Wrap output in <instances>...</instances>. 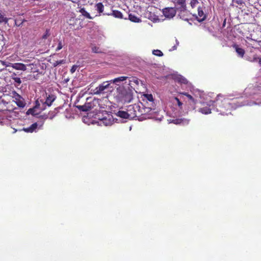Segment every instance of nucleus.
I'll list each match as a JSON object with an SVG mask.
<instances>
[{
    "mask_svg": "<svg viewBox=\"0 0 261 261\" xmlns=\"http://www.w3.org/2000/svg\"><path fill=\"white\" fill-rule=\"evenodd\" d=\"M114 98L117 103H129L133 99V92L129 88L120 86L116 89Z\"/></svg>",
    "mask_w": 261,
    "mask_h": 261,
    "instance_id": "f257e3e1",
    "label": "nucleus"
},
{
    "mask_svg": "<svg viewBox=\"0 0 261 261\" xmlns=\"http://www.w3.org/2000/svg\"><path fill=\"white\" fill-rule=\"evenodd\" d=\"M145 96L149 101V103H148L147 106H144L143 103L140 105H135V109H137L138 113H136L135 116L137 115H146L149 114L151 110H154L155 108L154 103L153 102V98L151 94H145Z\"/></svg>",
    "mask_w": 261,
    "mask_h": 261,
    "instance_id": "f03ea898",
    "label": "nucleus"
},
{
    "mask_svg": "<svg viewBox=\"0 0 261 261\" xmlns=\"http://www.w3.org/2000/svg\"><path fill=\"white\" fill-rule=\"evenodd\" d=\"M135 106H134L133 107H132V106H130L128 107V109H129V110H128V111H130L131 110V109H133L134 110V114H132V113H129L128 112H125L124 111H119L117 113L116 115L117 116H118L120 118H124V119H127V118H133L135 117L140 116L141 115L135 116L136 113H138V111H137V109H135Z\"/></svg>",
    "mask_w": 261,
    "mask_h": 261,
    "instance_id": "7ed1b4c3",
    "label": "nucleus"
},
{
    "mask_svg": "<svg viewBox=\"0 0 261 261\" xmlns=\"http://www.w3.org/2000/svg\"><path fill=\"white\" fill-rule=\"evenodd\" d=\"M110 83L109 81H105L100 84L97 87L92 90V93L94 95H100L105 93V90L109 88Z\"/></svg>",
    "mask_w": 261,
    "mask_h": 261,
    "instance_id": "20e7f679",
    "label": "nucleus"
},
{
    "mask_svg": "<svg viewBox=\"0 0 261 261\" xmlns=\"http://www.w3.org/2000/svg\"><path fill=\"white\" fill-rule=\"evenodd\" d=\"M12 93V96L14 98V101L17 106L20 108H23L25 106V103L22 97L15 91H13Z\"/></svg>",
    "mask_w": 261,
    "mask_h": 261,
    "instance_id": "39448f33",
    "label": "nucleus"
},
{
    "mask_svg": "<svg viewBox=\"0 0 261 261\" xmlns=\"http://www.w3.org/2000/svg\"><path fill=\"white\" fill-rule=\"evenodd\" d=\"M163 13L166 17L170 18L175 15L176 11L174 8H166L163 10Z\"/></svg>",
    "mask_w": 261,
    "mask_h": 261,
    "instance_id": "423d86ee",
    "label": "nucleus"
},
{
    "mask_svg": "<svg viewBox=\"0 0 261 261\" xmlns=\"http://www.w3.org/2000/svg\"><path fill=\"white\" fill-rule=\"evenodd\" d=\"M7 66L12 67L16 70L25 71L27 70V66L21 63H9Z\"/></svg>",
    "mask_w": 261,
    "mask_h": 261,
    "instance_id": "0eeeda50",
    "label": "nucleus"
},
{
    "mask_svg": "<svg viewBox=\"0 0 261 261\" xmlns=\"http://www.w3.org/2000/svg\"><path fill=\"white\" fill-rule=\"evenodd\" d=\"M48 118V114H43L39 116L38 118L39 120L37 122H35L34 123H36L37 127H38L39 129L41 128L44 124V121L45 120H46Z\"/></svg>",
    "mask_w": 261,
    "mask_h": 261,
    "instance_id": "6e6552de",
    "label": "nucleus"
},
{
    "mask_svg": "<svg viewBox=\"0 0 261 261\" xmlns=\"http://www.w3.org/2000/svg\"><path fill=\"white\" fill-rule=\"evenodd\" d=\"M181 99L184 98V96L181 94V96L180 98H178L177 97H175L173 98L172 100L173 103L175 106H177L179 109V111H183V103L181 101Z\"/></svg>",
    "mask_w": 261,
    "mask_h": 261,
    "instance_id": "1a4fd4ad",
    "label": "nucleus"
},
{
    "mask_svg": "<svg viewBox=\"0 0 261 261\" xmlns=\"http://www.w3.org/2000/svg\"><path fill=\"white\" fill-rule=\"evenodd\" d=\"M46 98L44 103L46 104L48 106H50L53 102L55 101L56 98V96L54 94H48L47 95L46 93Z\"/></svg>",
    "mask_w": 261,
    "mask_h": 261,
    "instance_id": "9d476101",
    "label": "nucleus"
},
{
    "mask_svg": "<svg viewBox=\"0 0 261 261\" xmlns=\"http://www.w3.org/2000/svg\"><path fill=\"white\" fill-rule=\"evenodd\" d=\"M232 47L235 49L238 56L241 58H243L244 57L245 51L243 48L240 47L237 44H233Z\"/></svg>",
    "mask_w": 261,
    "mask_h": 261,
    "instance_id": "9b49d317",
    "label": "nucleus"
},
{
    "mask_svg": "<svg viewBox=\"0 0 261 261\" xmlns=\"http://www.w3.org/2000/svg\"><path fill=\"white\" fill-rule=\"evenodd\" d=\"M206 15L204 13L202 9L200 8H198V15L196 16V19L199 22H201L205 20Z\"/></svg>",
    "mask_w": 261,
    "mask_h": 261,
    "instance_id": "f8f14e48",
    "label": "nucleus"
},
{
    "mask_svg": "<svg viewBox=\"0 0 261 261\" xmlns=\"http://www.w3.org/2000/svg\"><path fill=\"white\" fill-rule=\"evenodd\" d=\"M28 66L30 67L31 72H33V73L39 72V67L40 66V65L39 63H37L36 64H35V63L30 64Z\"/></svg>",
    "mask_w": 261,
    "mask_h": 261,
    "instance_id": "ddd939ff",
    "label": "nucleus"
},
{
    "mask_svg": "<svg viewBox=\"0 0 261 261\" xmlns=\"http://www.w3.org/2000/svg\"><path fill=\"white\" fill-rule=\"evenodd\" d=\"M127 79H128L127 76H120V77H118L117 78H115L113 80H111L109 81V82H110V84L114 83V84H117L118 83H120L121 82L125 81Z\"/></svg>",
    "mask_w": 261,
    "mask_h": 261,
    "instance_id": "4468645a",
    "label": "nucleus"
},
{
    "mask_svg": "<svg viewBox=\"0 0 261 261\" xmlns=\"http://www.w3.org/2000/svg\"><path fill=\"white\" fill-rule=\"evenodd\" d=\"M37 128L36 123H33L30 126L26 128H23V130L26 133H33L36 132Z\"/></svg>",
    "mask_w": 261,
    "mask_h": 261,
    "instance_id": "2eb2a0df",
    "label": "nucleus"
},
{
    "mask_svg": "<svg viewBox=\"0 0 261 261\" xmlns=\"http://www.w3.org/2000/svg\"><path fill=\"white\" fill-rule=\"evenodd\" d=\"M181 94L183 96H186L189 100V103L190 105H195L196 103V100L192 96L187 93H182Z\"/></svg>",
    "mask_w": 261,
    "mask_h": 261,
    "instance_id": "dca6fc26",
    "label": "nucleus"
},
{
    "mask_svg": "<svg viewBox=\"0 0 261 261\" xmlns=\"http://www.w3.org/2000/svg\"><path fill=\"white\" fill-rule=\"evenodd\" d=\"M211 110L212 109L209 107L205 106L200 108L198 111L203 114L207 115L211 113Z\"/></svg>",
    "mask_w": 261,
    "mask_h": 261,
    "instance_id": "f3484780",
    "label": "nucleus"
},
{
    "mask_svg": "<svg viewBox=\"0 0 261 261\" xmlns=\"http://www.w3.org/2000/svg\"><path fill=\"white\" fill-rule=\"evenodd\" d=\"M128 18L132 22H139L141 21V19L139 17L132 13L128 15Z\"/></svg>",
    "mask_w": 261,
    "mask_h": 261,
    "instance_id": "a211bd4d",
    "label": "nucleus"
},
{
    "mask_svg": "<svg viewBox=\"0 0 261 261\" xmlns=\"http://www.w3.org/2000/svg\"><path fill=\"white\" fill-rule=\"evenodd\" d=\"M112 15L117 18H123L122 13L118 10H112Z\"/></svg>",
    "mask_w": 261,
    "mask_h": 261,
    "instance_id": "6ab92c4d",
    "label": "nucleus"
},
{
    "mask_svg": "<svg viewBox=\"0 0 261 261\" xmlns=\"http://www.w3.org/2000/svg\"><path fill=\"white\" fill-rule=\"evenodd\" d=\"M95 8H96V10L99 13L103 12L104 6L101 3H97L95 6Z\"/></svg>",
    "mask_w": 261,
    "mask_h": 261,
    "instance_id": "aec40b11",
    "label": "nucleus"
},
{
    "mask_svg": "<svg viewBox=\"0 0 261 261\" xmlns=\"http://www.w3.org/2000/svg\"><path fill=\"white\" fill-rule=\"evenodd\" d=\"M77 108L82 111H88L91 109L90 107H87L86 105L77 106Z\"/></svg>",
    "mask_w": 261,
    "mask_h": 261,
    "instance_id": "412c9836",
    "label": "nucleus"
},
{
    "mask_svg": "<svg viewBox=\"0 0 261 261\" xmlns=\"http://www.w3.org/2000/svg\"><path fill=\"white\" fill-rule=\"evenodd\" d=\"M80 12L82 14V15H83L87 18H91L90 14L86 11L85 8H81L80 10Z\"/></svg>",
    "mask_w": 261,
    "mask_h": 261,
    "instance_id": "4be33fe9",
    "label": "nucleus"
},
{
    "mask_svg": "<svg viewBox=\"0 0 261 261\" xmlns=\"http://www.w3.org/2000/svg\"><path fill=\"white\" fill-rule=\"evenodd\" d=\"M92 51L94 53H102L103 51L101 50V49L97 46H92Z\"/></svg>",
    "mask_w": 261,
    "mask_h": 261,
    "instance_id": "5701e85b",
    "label": "nucleus"
},
{
    "mask_svg": "<svg viewBox=\"0 0 261 261\" xmlns=\"http://www.w3.org/2000/svg\"><path fill=\"white\" fill-rule=\"evenodd\" d=\"M38 102V101H36V104H37V103ZM37 106V105H36V106L33 108H31V109H29L28 111H27V114H31L32 115H36L37 114L36 113H35V108Z\"/></svg>",
    "mask_w": 261,
    "mask_h": 261,
    "instance_id": "b1692460",
    "label": "nucleus"
},
{
    "mask_svg": "<svg viewBox=\"0 0 261 261\" xmlns=\"http://www.w3.org/2000/svg\"><path fill=\"white\" fill-rule=\"evenodd\" d=\"M152 54L158 57H162L163 56V53L159 49H154L152 50Z\"/></svg>",
    "mask_w": 261,
    "mask_h": 261,
    "instance_id": "393cba45",
    "label": "nucleus"
},
{
    "mask_svg": "<svg viewBox=\"0 0 261 261\" xmlns=\"http://www.w3.org/2000/svg\"><path fill=\"white\" fill-rule=\"evenodd\" d=\"M50 36V30L49 29H46L45 33L42 36V38L43 39H47Z\"/></svg>",
    "mask_w": 261,
    "mask_h": 261,
    "instance_id": "a878e982",
    "label": "nucleus"
},
{
    "mask_svg": "<svg viewBox=\"0 0 261 261\" xmlns=\"http://www.w3.org/2000/svg\"><path fill=\"white\" fill-rule=\"evenodd\" d=\"M5 83L0 81V92H4L5 91Z\"/></svg>",
    "mask_w": 261,
    "mask_h": 261,
    "instance_id": "bb28decb",
    "label": "nucleus"
},
{
    "mask_svg": "<svg viewBox=\"0 0 261 261\" xmlns=\"http://www.w3.org/2000/svg\"><path fill=\"white\" fill-rule=\"evenodd\" d=\"M8 19L5 17L4 15H3L0 12V22H7Z\"/></svg>",
    "mask_w": 261,
    "mask_h": 261,
    "instance_id": "cd10ccee",
    "label": "nucleus"
},
{
    "mask_svg": "<svg viewBox=\"0 0 261 261\" xmlns=\"http://www.w3.org/2000/svg\"><path fill=\"white\" fill-rule=\"evenodd\" d=\"M65 63V61L64 60H61L59 61H57L53 63V66L54 67H56L59 65Z\"/></svg>",
    "mask_w": 261,
    "mask_h": 261,
    "instance_id": "c85d7f7f",
    "label": "nucleus"
},
{
    "mask_svg": "<svg viewBox=\"0 0 261 261\" xmlns=\"http://www.w3.org/2000/svg\"><path fill=\"white\" fill-rule=\"evenodd\" d=\"M12 80L14 81L15 83L17 84L18 85H19L21 83V81L20 77H13Z\"/></svg>",
    "mask_w": 261,
    "mask_h": 261,
    "instance_id": "c756f323",
    "label": "nucleus"
},
{
    "mask_svg": "<svg viewBox=\"0 0 261 261\" xmlns=\"http://www.w3.org/2000/svg\"><path fill=\"white\" fill-rule=\"evenodd\" d=\"M63 46V43L61 41H60L58 43V46L56 49V51H59L62 48Z\"/></svg>",
    "mask_w": 261,
    "mask_h": 261,
    "instance_id": "7c9ffc66",
    "label": "nucleus"
},
{
    "mask_svg": "<svg viewBox=\"0 0 261 261\" xmlns=\"http://www.w3.org/2000/svg\"><path fill=\"white\" fill-rule=\"evenodd\" d=\"M41 74L42 73L39 71V72H37L36 74L33 75V78L35 80H38L39 79Z\"/></svg>",
    "mask_w": 261,
    "mask_h": 261,
    "instance_id": "2f4dec72",
    "label": "nucleus"
},
{
    "mask_svg": "<svg viewBox=\"0 0 261 261\" xmlns=\"http://www.w3.org/2000/svg\"><path fill=\"white\" fill-rule=\"evenodd\" d=\"M198 2L197 0H192L191 1V5L192 8H194L196 4H198Z\"/></svg>",
    "mask_w": 261,
    "mask_h": 261,
    "instance_id": "473e14b6",
    "label": "nucleus"
},
{
    "mask_svg": "<svg viewBox=\"0 0 261 261\" xmlns=\"http://www.w3.org/2000/svg\"><path fill=\"white\" fill-rule=\"evenodd\" d=\"M132 82H134L135 83H136V84H138V82L137 81V80L135 79L134 77L132 78V80H129V85L132 87Z\"/></svg>",
    "mask_w": 261,
    "mask_h": 261,
    "instance_id": "72a5a7b5",
    "label": "nucleus"
},
{
    "mask_svg": "<svg viewBox=\"0 0 261 261\" xmlns=\"http://www.w3.org/2000/svg\"><path fill=\"white\" fill-rule=\"evenodd\" d=\"M77 68V66L73 65L70 69L71 73H74L75 71Z\"/></svg>",
    "mask_w": 261,
    "mask_h": 261,
    "instance_id": "f704fd0d",
    "label": "nucleus"
},
{
    "mask_svg": "<svg viewBox=\"0 0 261 261\" xmlns=\"http://www.w3.org/2000/svg\"><path fill=\"white\" fill-rule=\"evenodd\" d=\"M235 3L238 5H242L244 4L243 0H235Z\"/></svg>",
    "mask_w": 261,
    "mask_h": 261,
    "instance_id": "c9c22d12",
    "label": "nucleus"
},
{
    "mask_svg": "<svg viewBox=\"0 0 261 261\" xmlns=\"http://www.w3.org/2000/svg\"><path fill=\"white\" fill-rule=\"evenodd\" d=\"M186 0H178L177 3L183 6L185 4Z\"/></svg>",
    "mask_w": 261,
    "mask_h": 261,
    "instance_id": "e433bc0d",
    "label": "nucleus"
},
{
    "mask_svg": "<svg viewBox=\"0 0 261 261\" xmlns=\"http://www.w3.org/2000/svg\"><path fill=\"white\" fill-rule=\"evenodd\" d=\"M182 120L181 119H175L174 120V123L175 124H179L181 122Z\"/></svg>",
    "mask_w": 261,
    "mask_h": 261,
    "instance_id": "4c0bfd02",
    "label": "nucleus"
},
{
    "mask_svg": "<svg viewBox=\"0 0 261 261\" xmlns=\"http://www.w3.org/2000/svg\"><path fill=\"white\" fill-rule=\"evenodd\" d=\"M17 73H15V72H13L12 73V74H11V79H13V77H17Z\"/></svg>",
    "mask_w": 261,
    "mask_h": 261,
    "instance_id": "58836bf2",
    "label": "nucleus"
},
{
    "mask_svg": "<svg viewBox=\"0 0 261 261\" xmlns=\"http://www.w3.org/2000/svg\"><path fill=\"white\" fill-rule=\"evenodd\" d=\"M258 58L257 57H253V60L252 61V62H257L258 61Z\"/></svg>",
    "mask_w": 261,
    "mask_h": 261,
    "instance_id": "ea45409f",
    "label": "nucleus"
},
{
    "mask_svg": "<svg viewBox=\"0 0 261 261\" xmlns=\"http://www.w3.org/2000/svg\"><path fill=\"white\" fill-rule=\"evenodd\" d=\"M3 103H4V100L2 98L1 96H0V105Z\"/></svg>",
    "mask_w": 261,
    "mask_h": 261,
    "instance_id": "a19ab883",
    "label": "nucleus"
},
{
    "mask_svg": "<svg viewBox=\"0 0 261 261\" xmlns=\"http://www.w3.org/2000/svg\"><path fill=\"white\" fill-rule=\"evenodd\" d=\"M217 112H220V113H224V112L222 110H219L218 108H217Z\"/></svg>",
    "mask_w": 261,
    "mask_h": 261,
    "instance_id": "79ce46f5",
    "label": "nucleus"
},
{
    "mask_svg": "<svg viewBox=\"0 0 261 261\" xmlns=\"http://www.w3.org/2000/svg\"><path fill=\"white\" fill-rule=\"evenodd\" d=\"M258 63L259 64V65L261 66V58H258Z\"/></svg>",
    "mask_w": 261,
    "mask_h": 261,
    "instance_id": "37998d69",
    "label": "nucleus"
},
{
    "mask_svg": "<svg viewBox=\"0 0 261 261\" xmlns=\"http://www.w3.org/2000/svg\"><path fill=\"white\" fill-rule=\"evenodd\" d=\"M50 119H53V117H50Z\"/></svg>",
    "mask_w": 261,
    "mask_h": 261,
    "instance_id": "c03bdc74",
    "label": "nucleus"
}]
</instances>
